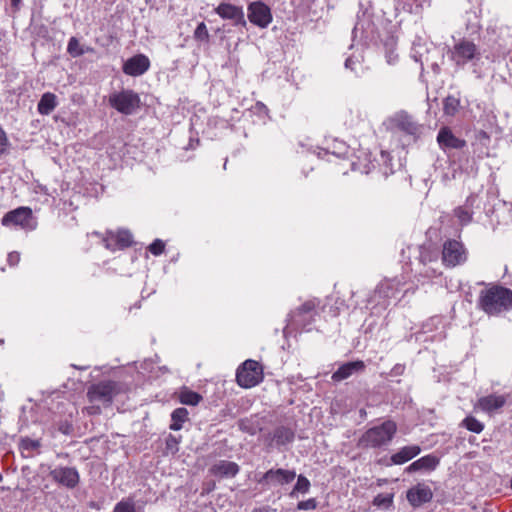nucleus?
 <instances>
[{
  "label": "nucleus",
  "instance_id": "obj_11",
  "mask_svg": "<svg viewBox=\"0 0 512 512\" xmlns=\"http://www.w3.org/2000/svg\"><path fill=\"white\" fill-rule=\"evenodd\" d=\"M439 253L438 250L432 245H422L419 248V263L424 267V270H421L419 274L425 278H433L438 276L440 273L435 269L430 267L431 263H436L438 261Z\"/></svg>",
  "mask_w": 512,
  "mask_h": 512
},
{
  "label": "nucleus",
  "instance_id": "obj_48",
  "mask_svg": "<svg viewBox=\"0 0 512 512\" xmlns=\"http://www.w3.org/2000/svg\"><path fill=\"white\" fill-rule=\"evenodd\" d=\"M20 2L21 0H11V5L15 8H18Z\"/></svg>",
  "mask_w": 512,
  "mask_h": 512
},
{
  "label": "nucleus",
  "instance_id": "obj_43",
  "mask_svg": "<svg viewBox=\"0 0 512 512\" xmlns=\"http://www.w3.org/2000/svg\"><path fill=\"white\" fill-rule=\"evenodd\" d=\"M316 507H317V501L315 498H310L305 501H300L297 504L298 510H314V509H316Z\"/></svg>",
  "mask_w": 512,
  "mask_h": 512
},
{
  "label": "nucleus",
  "instance_id": "obj_22",
  "mask_svg": "<svg viewBox=\"0 0 512 512\" xmlns=\"http://www.w3.org/2000/svg\"><path fill=\"white\" fill-rule=\"evenodd\" d=\"M391 123L394 128L408 134L416 135L419 132L418 124L406 113H398L392 119Z\"/></svg>",
  "mask_w": 512,
  "mask_h": 512
},
{
  "label": "nucleus",
  "instance_id": "obj_46",
  "mask_svg": "<svg viewBox=\"0 0 512 512\" xmlns=\"http://www.w3.org/2000/svg\"><path fill=\"white\" fill-rule=\"evenodd\" d=\"M358 63V61L354 60L353 58L349 57L345 61V67L347 69H350L352 71L356 70L355 65Z\"/></svg>",
  "mask_w": 512,
  "mask_h": 512
},
{
  "label": "nucleus",
  "instance_id": "obj_4",
  "mask_svg": "<svg viewBox=\"0 0 512 512\" xmlns=\"http://www.w3.org/2000/svg\"><path fill=\"white\" fill-rule=\"evenodd\" d=\"M449 57L456 66L463 67L469 62L479 61L481 52L473 41L460 39L450 49Z\"/></svg>",
  "mask_w": 512,
  "mask_h": 512
},
{
  "label": "nucleus",
  "instance_id": "obj_15",
  "mask_svg": "<svg viewBox=\"0 0 512 512\" xmlns=\"http://www.w3.org/2000/svg\"><path fill=\"white\" fill-rule=\"evenodd\" d=\"M240 471V466L232 461L218 460L209 467V474L218 480L234 478Z\"/></svg>",
  "mask_w": 512,
  "mask_h": 512
},
{
  "label": "nucleus",
  "instance_id": "obj_1",
  "mask_svg": "<svg viewBox=\"0 0 512 512\" xmlns=\"http://www.w3.org/2000/svg\"><path fill=\"white\" fill-rule=\"evenodd\" d=\"M477 307L489 316H499L512 309V290L488 284L479 292Z\"/></svg>",
  "mask_w": 512,
  "mask_h": 512
},
{
  "label": "nucleus",
  "instance_id": "obj_7",
  "mask_svg": "<svg viewBox=\"0 0 512 512\" xmlns=\"http://www.w3.org/2000/svg\"><path fill=\"white\" fill-rule=\"evenodd\" d=\"M1 224L5 227H20L28 230H33L36 227L32 210L25 206L7 212L2 217Z\"/></svg>",
  "mask_w": 512,
  "mask_h": 512
},
{
  "label": "nucleus",
  "instance_id": "obj_29",
  "mask_svg": "<svg viewBox=\"0 0 512 512\" xmlns=\"http://www.w3.org/2000/svg\"><path fill=\"white\" fill-rule=\"evenodd\" d=\"M316 0H290L294 13L298 16H307Z\"/></svg>",
  "mask_w": 512,
  "mask_h": 512
},
{
  "label": "nucleus",
  "instance_id": "obj_45",
  "mask_svg": "<svg viewBox=\"0 0 512 512\" xmlns=\"http://www.w3.org/2000/svg\"><path fill=\"white\" fill-rule=\"evenodd\" d=\"M405 370V367L401 364H396L392 370H391V374L394 375V376H398V375H402L403 372Z\"/></svg>",
  "mask_w": 512,
  "mask_h": 512
},
{
  "label": "nucleus",
  "instance_id": "obj_23",
  "mask_svg": "<svg viewBox=\"0 0 512 512\" xmlns=\"http://www.w3.org/2000/svg\"><path fill=\"white\" fill-rule=\"evenodd\" d=\"M294 438V430L288 426L281 425L276 427L272 432L269 445L272 446L275 444L276 446H283L293 442Z\"/></svg>",
  "mask_w": 512,
  "mask_h": 512
},
{
  "label": "nucleus",
  "instance_id": "obj_10",
  "mask_svg": "<svg viewBox=\"0 0 512 512\" xmlns=\"http://www.w3.org/2000/svg\"><path fill=\"white\" fill-rule=\"evenodd\" d=\"M247 10L249 21L260 28L268 27L273 20L270 7L262 1L250 3Z\"/></svg>",
  "mask_w": 512,
  "mask_h": 512
},
{
  "label": "nucleus",
  "instance_id": "obj_41",
  "mask_svg": "<svg viewBox=\"0 0 512 512\" xmlns=\"http://www.w3.org/2000/svg\"><path fill=\"white\" fill-rule=\"evenodd\" d=\"M194 38L198 41H208L209 33L204 22L198 24L194 31Z\"/></svg>",
  "mask_w": 512,
  "mask_h": 512
},
{
  "label": "nucleus",
  "instance_id": "obj_35",
  "mask_svg": "<svg viewBox=\"0 0 512 512\" xmlns=\"http://www.w3.org/2000/svg\"><path fill=\"white\" fill-rule=\"evenodd\" d=\"M310 486V481L305 476L299 475L297 477V482L290 493V497H294L296 493H307L310 489Z\"/></svg>",
  "mask_w": 512,
  "mask_h": 512
},
{
  "label": "nucleus",
  "instance_id": "obj_12",
  "mask_svg": "<svg viewBox=\"0 0 512 512\" xmlns=\"http://www.w3.org/2000/svg\"><path fill=\"white\" fill-rule=\"evenodd\" d=\"M296 477V472L294 470L287 469H270L265 472L257 482L262 485H285L292 482Z\"/></svg>",
  "mask_w": 512,
  "mask_h": 512
},
{
  "label": "nucleus",
  "instance_id": "obj_42",
  "mask_svg": "<svg viewBox=\"0 0 512 512\" xmlns=\"http://www.w3.org/2000/svg\"><path fill=\"white\" fill-rule=\"evenodd\" d=\"M164 249L165 243L160 239L154 240L148 247V250L155 256L161 255Z\"/></svg>",
  "mask_w": 512,
  "mask_h": 512
},
{
  "label": "nucleus",
  "instance_id": "obj_27",
  "mask_svg": "<svg viewBox=\"0 0 512 512\" xmlns=\"http://www.w3.org/2000/svg\"><path fill=\"white\" fill-rule=\"evenodd\" d=\"M400 285V281L397 279L387 280L377 287L375 291V297H384V298H391L395 297L396 292H398Z\"/></svg>",
  "mask_w": 512,
  "mask_h": 512
},
{
  "label": "nucleus",
  "instance_id": "obj_36",
  "mask_svg": "<svg viewBox=\"0 0 512 512\" xmlns=\"http://www.w3.org/2000/svg\"><path fill=\"white\" fill-rule=\"evenodd\" d=\"M72 414L73 412L69 411L68 415L64 419L56 422L57 429L62 434L69 435L73 432Z\"/></svg>",
  "mask_w": 512,
  "mask_h": 512
},
{
  "label": "nucleus",
  "instance_id": "obj_44",
  "mask_svg": "<svg viewBox=\"0 0 512 512\" xmlns=\"http://www.w3.org/2000/svg\"><path fill=\"white\" fill-rule=\"evenodd\" d=\"M20 261V255L17 252H11L8 254L7 262L10 266H15Z\"/></svg>",
  "mask_w": 512,
  "mask_h": 512
},
{
  "label": "nucleus",
  "instance_id": "obj_14",
  "mask_svg": "<svg viewBox=\"0 0 512 512\" xmlns=\"http://www.w3.org/2000/svg\"><path fill=\"white\" fill-rule=\"evenodd\" d=\"M406 497L410 505L414 508H417L425 503L430 502L433 498V492L428 485L424 483H418L417 485L408 489Z\"/></svg>",
  "mask_w": 512,
  "mask_h": 512
},
{
  "label": "nucleus",
  "instance_id": "obj_26",
  "mask_svg": "<svg viewBox=\"0 0 512 512\" xmlns=\"http://www.w3.org/2000/svg\"><path fill=\"white\" fill-rule=\"evenodd\" d=\"M58 105L57 96L51 92H46L41 96L37 105V111L41 115H49Z\"/></svg>",
  "mask_w": 512,
  "mask_h": 512
},
{
  "label": "nucleus",
  "instance_id": "obj_49",
  "mask_svg": "<svg viewBox=\"0 0 512 512\" xmlns=\"http://www.w3.org/2000/svg\"><path fill=\"white\" fill-rule=\"evenodd\" d=\"M388 63H392V55L389 56Z\"/></svg>",
  "mask_w": 512,
  "mask_h": 512
},
{
  "label": "nucleus",
  "instance_id": "obj_6",
  "mask_svg": "<svg viewBox=\"0 0 512 512\" xmlns=\"http://www.w3.org/2000/svg\"><path fill=\"white\" fill-rule=\"evenodd\" d=\"M109 104L124 115H131L140 107V97L133 90H122L109 96Z\"/></svg>",
  "mask_w": 512,
  "mask_h": 512
},
{
  "label": "nucleus",
  "instance_id": "obj_24",
  "mask_svg": "<svg viewBox=\"0 0 512 512\" xmlns=\"http://www.w3.org/2000/svg\"><path fill=\"white\" fill-rule=\"evenodd\" d=\"M420 452L421 448L418 445L404 446L391 456V464H404L416 457L418 454H420Z\"/></svg>",
  "mask_w": 512,
  "mask_h": 512
},
{
  "label": "nucleus",
  "instance_id": "obj_5",
  "mask_svg": "<svg viewBox=\"0 0 512 512\" xmlns=\"http://www.w3.org/2000/svg\"><path fill=\"white\" fill-rule=\"evenodd\" d=\"M468 260V250L464 244L455 239H448L442 247V263L447 268L463 265Z\"/></svg>",
  "mask_w": 512,
  "mask_h": 512
},
{
  "label": "nucleus",
  "instance_id": "obj_19",
  "mask_svg": "<svg viewBox=\"0 0 512 512\" xmlns=\"http://www.w3.org/2000/svg\"><path fill=\"white\" fill-rule=\"evenodd\" d=\"M365 363L362 360L347 362L342 364L331 376L335 382L348 379L354 374L361 373L365 370Z\"/></svg>",
  "mask_w": 512,
  "mask_h": 512
},
{
  "label": "nucleus",
  "instance_id": "obj_13",
  "mask_svg": "<svg viewBox=\"0 0 512 512\" xmlns=\"http://www.w3.org/2000/svg\"><path fill=\"white\" fill-rule=\"evenodd\" d=\"M102 242L108 250L116 251L128 248L133 240L129 231L119 230L117 232H107L102 238Z\"/></svg>",
  "mask_w": 512,
  "mask_h": 512
},
{
  "label": "nucleus",
  "instance_id": "obj_25",
  "mask_svg": "<svg viewBox=\"0 0 512 512\" xmlns=\"http://www.w3.org/2000/svg\"><path fill=\"white\" fill-rule=\"evenodd\" d=\"M439 463V460L434 455H426L414 461L407 468V472H414L419 470H434Z\"/></svg>",
  "mask_w": 512,
  "mask_h": 512
},
{
  "label": "nucleus",
  "instance_id": "obj_40",
  "mask_svg": "<svg viewBox=\"0 0 512 512\" xmlns=\"http://www.w3.org/2000/svg\"><path fill=\"white\" fill-rule=\"evenodd\" d=\"M67 51L73 57L80 56L84 53V51L80 47L79 41L75 37L70 38L67 46Z\"/></svg>",
  "mask_w": 512,
  "mask_h": 512
},
{
  "label": "nucleus",
  "instance_id": "obj_16",
  "mask_svg": "<svg viewBox=\"0 0 512 512\" xmlns=\"http://www.w3.org/2000/svg\"><path fill=\"white\" fill-rule=\"evenodd\" d=\"M149 68V58L144 54H137L125 61L122 70L126 75L137 77L143 75Z\"/></svg>",
  "mask_w": 512,
  "mask_h": 512
},
{
  "label": "nucleus",
  "instance_id": "obj_39",
  "mask_svg": "<svg viewBox=\"0 0 512 512\" xmlns=\"http://www.w3.org/2000/svg\"><path fill=\"white\" fill-rule=\"evenodd\" d=\"M317 304L313 300H308L304 302L296 311L295 316L308 314L312 316L313 312L316 309Z\"/></svg>",
  "mask_w": 512,
  "mask_h": 512
},
{
  "label": "nucleus",
  "instance_id": "obj_28",
  "mask_svg": "<svg viewBox=\"0 0 512 512\" xmlns=\"http://www.w3.org/2000/svg\"><path fill=\"white\" fill-rule=\"evenodd\" d=\"M188 410L186 408L180 407L175 409L171 414V424L169 428L173 431H178L182 429L183 424L188 421Z\"/></svg>",
  "mask_w": 512,
  "mask_h": 512
},
{
  "label": "nucleus",
  "instance_id": "obj_33",
  "mask_svg": "<svg viewBox=\"0 0 512 512\" xmlns=\"http://www.w3.org/2000/svg\"><path fill=\"white\" fill-rule=\"evenodd\" d=\"M181 442V437H176L172 434H169L165 439V450L164 453L166 455H175L179 451V444Z\"/></svg>",
  "mask_w": 512,
  "mask_h": 512
},
{
  "label": "nucleus",
  "instance_id": "obj_34",
  "mask_svg": "<svg viewBox=\"0 0 512 512\" xmlns=\"http://www.w3.org/2000/svg\"><path fill=\"white\" fill-rule=\"evenodd\" d=\"M394 494H378L373 499V505L383 509H389L393 505Z\"/></svg>",
  "mask_w": 512,
  "mask_h": 512
},
{
  "label": "nucleus",
  "instance_id": "obj_21",
  "mask_svg": "<svg viewBox=\"0 0 512 512\" xmlns=\"http://www.w3.org/2000/svg\"><path fill=\"white\" fill-rule=\"evenodd\" d=\"M439 146L444 149H461L466 145L465 140L456 137L448 127L440 129L437 135Z\"/></svg>",
  "mask_w": 512,
  "mask_h": 512
},
{
  "label": "nucleus",
  "instance_id": "obj_17",
  "mask_svg": "<svg viewBox=\"0 0 512 512\" xmlns=\"http://www.w3.org/2000/svg\"><path fill=\"white\" fill-rule=\"evenodd\" d=\"M51 478L68 488H74L79 482V474L75 468L57 467L50 472Z\"/></svg>",
  "mask_w": 512,
  "mask_h": 512
},
{
  "label": "nucleus",
  "instance_id": "obj_3",
  "mask_svg": "<svg viewBox=\"0 0 512 512\" xmlns=\"http://www.w3.org/2000/svg\"><path fill=\"white\" fill-rule=\"evenodd\" d=\"M263 378V367L256 360L248 359L244 361L236 371V382L245 389L257 386L263 381Z\"/></svg>",
  "mask_w": 512,
  "mask_h": 512
},
{
  "label": "nucleus",
  "instance_id": "obj_47",
  "mask_svg": "<svg viewBox=\"0 0 512 512\" xmlns=\"http://www.w3.org/2000/svg\"><path fill=\"white\" fill-rule=\"evenodd\" d=\"M87 412L88 414H98L100 413V408L99 406H90L87 408Z\"/></svg>",
  "mask_w": 512,
  "mask_h": 512
},
{
  "label": "nucleus",
  "instance_id": "obj_32",
  "mask_svg": "<svg viewBox=\"0 0 512 512\" xmlns=\"http://www.w3.org/2000/svg\"><path fill=\"white\" fill-rule=\"evenodd\" d=\"M462 427L473 433H481L484 430V424L476 419L474 416H467L460 424Z\"/></svg>",
  "mask_w": 512,
  "mask_h": 512
},
{
  "label": "nucleus",
  "instance_id": "obj_18",
  "mask_svg": "<svg viewBox=\"0 0 512 512\" xmlns=\"http://www.w3.org/2000/svg\"><path fill=\"white\" fill-rule=\"evenodd\" d=\"M480 207V199L478 195L472 194L467 197L462 206L454 210V215L457 217L461 225H467L472 221V215L475 208Z\"/></svg>",
  "mask_w": 512,
  "mask_h": 512
},
{
  "label": "nucleus",
  "instance_id": "obj_20",
  "mask_svg": "<svg viewBox=\"0 0 512 512\" xmlns=\"http://www.w3.org/2000/svg\"><path fill=\"white\" fill-rule=\"evenodd\" d=\"M215 12L223 19H230L234 21L235 25H245L243 9L230 3H221Z\"/></svg>",
  "mask_w": 512,
  "mask_h": 512
},
{
  "label": "nucleus",
  "instance_id": "obj_37",
  "mask_svg": "<svg viewBox=\"0 0 512 512\" xmlns=\"http://www.w3.org/2000/svg\"><path fill=\"white\" fill-rule=\"evenodd\" d=\"M113 512H136L135 502L132 498H126L119 501Z\"/></svg>",
  "mask_w": 512,
  "mask_h": 512
},
{
  "label": "nucleus",
  "instance_id": "obj_31",
  "mask_svg": "<svg viewBox=\"0 0 512 512\" xmlns=\"http://www.w3.org/2000/svg\"><path fill=\"white\" fill-rule=\"evenodd\" d=\"M40 441L30 439L28 437L22 438L19 443V448L21 450V453L25 457H30L33 455L35 451H37L40 448Z\"/></svg>",
  "mask_w": 512,
  "mask_h": 512
},
{
  "label": "nucleus",
  "instance_id": "obj_30",
  "mask_svg": "<svg viewBox=\"0 0 512 512\" xmlns=\"http://www.w3.org/2000/svg\"><path fill=\"white\" fill-rule=\"evenodd\" d=\"M179 400L182 404L195 406L200 403L202 396L188 388H183L179 392Z\"/></svg>",
  "mask_w": 512,
  "mask_h": 512
},
{
  "label": "nucleus",
  "instance_id": "obj_9",
  "mask_svg": "<svg viewBox=\"0 0 512 512\" xmlns=\"http://www.w3.org/2000/svg\"><path fill=\"white\" fill-rule=\"evenodd\" d=\"M509 395L492 393L480 397L474 405L475 411H482L490 416L500 413L506 405Z\"/></svg>",
  "mask_w": 512,
  "mask_h": 512
},
{
  "label": "nucleus",
  "instance_id": "obj_38",
  "mask_svg": "<svg viewBox=\"0 0 512 512\" xmlns=\"http://www.w3.org/2000/svg\"><path fill=\"white\" fill-rule=\"evenodd\" d=\"M459 104L460 103L457 98H455L453 96H448L444 100L443 109H444L445 114L453 116L457 112Z\"/></svg>",
  "mask_w": 512,
  "mask_h": 512
},
{
  "label": "nucleus",
  "instance_id": "obj_2",
  "mask_svg": "<svg viewBox=\"0 0 512 512\" xmlns=\"http://www.w3.org/2000/svg\"><path fill=\"white\" fill-rule=\"evenodd\" d=\"M397 432V425L392 420H386L368 429L360 438L362 447L378 448L389 444Z\"/></svg>",
  "mask_w": 512,
  "mask_h": 512
},
{
  "label": "nucleus",
  "instance_id": "obj_8",
  "mask_svg": "<svg viewBox=\"0 0 512 512\" xmlns=\"http://www.w3.org/2000/svg\"><path fill=\"white\" fill-rule=\"evenodd\" d=\"M117 393V385L115 382L103 381L92 385L88 389L87 397L91 403L109 405Z\"/></svg>",
  "mask_w": 512,
  "mask_h": 512
}]
</instances>
